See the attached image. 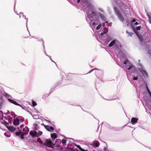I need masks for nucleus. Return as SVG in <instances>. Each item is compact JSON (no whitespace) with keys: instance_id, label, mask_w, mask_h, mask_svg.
Wrapping results in <instances>:
<instances>
[{"instance_id":"obj_1","label":"nucleus","mask_w":151,"mask_h":151,"mask_svg":"<svg viewBox=\"0 0 151 151\" xmlns=\"http://www.w3.org/2000/svg\"><path fill=\"white\" fill-rule=\"evenodd\" d=\"M43 145L48 147L53 148V143L49 139H45V142L44 143Z\"/></svg>"},{"instance_id":"obj_2","label":"nucleus","mask_w":151,"mask_h":151,"mask_svg":"<svg viewBox=\"0 0 151 151\" xmlns=\"http://www.w3.org/2000/svg\"><path fill=\"white\" fill-rule=\"evenodd\" d=\"M115 11L116 14L118 16L119 19L122 21H123L124 20V18L119 11L116 8L115 9Z\"/></svg>"},{"instance_id":"obj_3","label":"nucleus","mask_w":151,"mask_h":151,"mask_svg":"<svg viewBox=\"0 0 151 151\" xmlns=\"http://www.w3.org/2000/svg\"><path fill=\"white\" fill-rule=\"evenodd\" d=\"M29 134L30 135L32 136L33 137H38V135H37V132L36 131H34L33 132L30 131Z\"/></svg>"},{"instance_id":"obj_4","label":"nucleus","mask_w":151,"mask_h":151,"mask_svg":"<svg viewBox=\"0 0 151 151\" xmlns=\"http://www.w3.org/2000/svg\"><path fill=\"white\" fill-rule=\"evenodd\" d=\"M22 130L23 131V134H27L29 131V129L27 127H25Z\"/></svg>"},{"instance_id":"obj_5","label":"nucleus","mask_w":151,"mask_h":151,"mask_svg":"<svg viewBox=\"0 0 151 151\" xmlns=\"http://www.w3.org/2000/svg\"><path fill=\"white\" fill-rule=\"evenodd\" d=\"M44 127L48 131H51V130H54V128L50 126L49 125H44Z\"/></svg>"},{"instance_id":"obj_6","label":"nucleus","mask_w":151,"mask_h":151,"mask_svg":"<svg viewBox=\"0 0 151 151\" xmlns=\"http://www.w3.org/2000/svg\"><path fill=\"white\" fill-rule=\"evenodd\" d=\"M9 101L10 102H11V103H12V104H13L16 105H17V106H21V105H20V104H18L17 102L15 101H14V100H12L11 99H9Z\"/></svg>"},{"instance_id":"obj_7","label":"nucleus","mask_w":151,"mask_h":151,"mask_svg":"<svg viewBox=\"0 0 151 151\" xmlns=\"http://www.w3.org/2000/svg\"><path fill=\"white\" fill-rule=\"evenodd\" d=\"M138 120V119L137 118H132L131 120L132 124H134L137 122Z\"/></svg>"},{"instance_id":"obj_8","label":"nucleus","mask_w":151,"mask_h":151,"mask_svg":"<svg viewBox=\"0 0 151 151\" xmlns=\"http://www.w3.org/2000/svg\"><path fill=\"white\" fill-rule=\"evenodd\" d=\"M52 138L54 140L57 137V134L56 133H53L51 135Z\"/></svg>"},{"instance_id":"obj_9","label":"nucleus","mask_w":151,"mask_h":151,"mask_svg":"<svg viewBox=\"0 0 151 151\" xmlns=\"http://www.w3.org/2000/svg\"><path fill=\"white\" fill-rule=\"evenodd\" d=\"M147 15L148 17V20L149 23L151 24V13H147Z\"/></svg>"},{"instance_id":"obj_10","label":"nucleus","mask_w":151,"mask_h":151,"mask_svg":"<svg viewBox=\"0 0 151 151\" xmlns=\"http://www.w3.org/2000/svg\"><path fill=\"white\" fill-rule=\"evenodd\" d=\"M19 119H16L14 120L13 122V124L14 125H17L19 124Z\"/></svg>"},{"instance_id":"obj_11","label":"nucleus","mask_w":151,"mask_h":151,"mask_svg":"<svg viewBox=\"0 0 151 151\" xmlns=\"http://www.w3.org/2000/svg\"><path fill=\"white\" fill-rule=\"evenodd\" d=\"M116 41L115 40H113L109 45V47H111L112 46L116 43Z\"/></svg>"},{"instance_id":"obj_12","label":"nucleus","mask_w":151,"mask_h":151,"mask_svg":"<svg viewBox=\"0 0 151 151\" xmlns=\"http://www.w3.org/2000/svg\"><path fill=\"white\" fill-rule=\"evenodd\" d=\"M86 5L87 7H92L90 1H87L86 2Z\"/></svg>"},{"instance_id":"obj_13","label":"nucleus","mask_w":151,"mask_h":151,"mask_svg":"<svg viewBox=\"0 0 151 151\" xmlns=\"http://www.w3.org/2000/svg\"><path fill=\"white\" fill-rule=\"evenodd\" d=\"M140 72L144 76H147V72L145 70H141Z\"/></svg>"},{"instance_id":"obj_14","label":"nucleus","mask_w":151,"mask_h":151,"mask_svg":"<svg viewBox=\"0 0 151 151\" xmlns=\"http://www.w3.org/2000/svg\"><path fill=\"white\" fill-rule=\"evenodd\" d=\"M8 129L9 130L12 132H13L14 131V130L15 129V128L14 127H9V128H8Z\"/></svg>"},{"instance_id":"obj_15","label":"nucleus","mask_w":151,"mask_h":151,"mask_svg":"<svg viewBox=\"0 0 151 151\" xmlns=\"http://www.w3.org/2000/svg\"><path fill=\"white\" fill-rule=\"evenodd\" d=\"M94 145L96 147H98L99 145V143L98 141H96L94 143Z\"/></svg>"},{"instance_id":"obj_16","label":"nucleus","mask_w":151,"mask_h":151,"mask_svg":"<svg viewBox=\"0 0 151 151\" xmlns=\"http://www.w3.org/2000/svg\"><path fill=\"white\" fill-rule=\"evenodd\" d=\"M77 147L81 151H87V150L83 149L79 145H77Z\"/></svg>"},{"instance_id":"obj_17","label":"nucleus","mask_w":151,"mask_h":151,"mask_svg":"<svg viewBox=\"0 0 151 151\" xmlns=\"http://www.w3.org/2000/svg\"><path fill=\"white\" fill-rule=\"evenodd\" d=\"M37 141L38 142H40L41 144L43 145V142L41 140L40 138H38L37 139Z\"/></svg>"},{"instance_id":"obj_18","label":"nucleus","mask_w":151,"mask_h":151,"mask_svg":"<svg viewBox=\"0 0 151 151\" xmlns=\"http://www.w3.org/2000/svg\"><path fill=\"white\" fill-rule=\"evenodd\" d=\"M147 89L148 92L149 93L150 96L151 97V92L147 86Z\"/></svg>"},{"instance_id":"obj_19","label":"nucleus","mask_w":151,"mask_h":151,"mask_svg":"<svg viewBox=\"0 0 151 151\" xmlns=\"http://www.w3.org/2000/svg\"><path fill=\"white\" fill-rule=\"evenodd\" d=\"M101 17V18L104 21L106 20V18L103 15H100Z\"/></svg>"},{"instance_id":"obj_20","label":"nucleus","mask_w":151,"mask_h":151,"mask_svg":"<svg viewBox=\"0 0 151 151\" xmlns=\"http://www.w3.org/2000/svg\"><path fill=\"white\" fill-rule=\"evenodd\" d=\"M32 104L33 106H36L37 104L35 101H32Z\"/></svg>"},{"instance_id":"obj_21","label":"nucleus","mask_w":151,"mask_h":151,"mask_svg":"<svg viewBox=\"0 0 151 151\" xmlns=\"http://www.w3.org/2000/svg\"><path fill=\"white\" fill-rule=\"evenodd\" d=\"M21 132H17L16 133V135L17 136H19L21 134Z\"/></svg>"},{"instance_id":"obj_22","label":"nucleus","mask_w":151,"mask_h":151,"mask_svg":"<svg viewBox=\"0 0 151 151\" xmlns=\"http://www.w3.org/2000/svg\"><path fill=\"white\" fill-rule=\"evenodd\" d=\"M66 142V140L65 139H63L62 141V142L63 144L65 143Z\"/></svg>"},{"instance_id":"obj_23","label":"nucleus","mask_w":151,"mask_h":151,"mask_svg":"<svg viewBox=\"0 0 151 151\" xmlns=\"http://www.w3.org/2000/svg\"><path fill=\"white\" fill-rule=\"evenodd\" d=\"M42 132L40 131H39L38 133H37V135H38V136H40L42 134Z\"/></svg>"},{"instance_id":"obj_24","label":"nucleus","mask_w":151,"mask_h":151,"mask_svg":"<svg viewBox=\"0 0 151 151\" xmlns=\"http://www.w3.org/2000/svg\"><path fill=\"white\" fill-rule=\"evenodd\" d=\"M8 134V133H4V135L6 137H10V135Z\"/></svg>"},{"instance_id":"obj_25","label":"nucleus","mask_w":151,"mask_h":151,"mask_svg":"<svg viewBox=\"0 0 151 151\" xmlns=\"http://www.w3.org/2000/svg\"><path fill=\"white\" fill-rule=\"evenodd\" d=\"M101 24L99 25L96 28V29L97 30H98L101 27Z\"/></svg>"},{"instance_id":"obj_26","label":"nucleus","mask_w":151,"mask_h":151,"mask_svg":"<svg viewBox=\"0 0 151 151\" xmlns=\"http://www.w3.org/2000/svg\"><path fill=\"white\" fill-rule=\"evenodd\" d=\"M3 116V112L1 111H0V116H1V117H2Z\"/></svg>"},{"instance_id":"obj_27","label":"nucleus","mask_w":151,"mask_h":151,"mask_svg":"<svg viewBox=\"0 0 151 151\" xmlns=\"http://www.w3.org/2000/svg\"><path fill=\"white\" fill-rule=\"evenodd\" d=\"M98 69L97 68H95V69H93L91 70L88 73H90L91 72H92L94 70H97Z\"/></svg>"},{"instance_id":"obj_28","label":"nucleus","mask_w":151,"mask_h":151,"mask_svg":"<svg viewBox=\"0 0 151 151\" xmlns=\"http://www.w3.org/2000/svg\"><path fill=\"white\" fill-rule=\"evenodd\" d=\"M121 4H122V7H124V8L126 7V5L125 4L121 3Z\"/></svg>"},{"instance_id":"obj_29","label":"nucleus","mask_w":151,"mask_h":151,"mask_svg":"<svg viewBox=\"0 0 151 151\" xmlns=\"http://www.w3.org/2000/svg\"><path fill=\"white\" fill-rule=\"evenodd\" d=\"M35 130H37V124H35Z\"/></svg>"},{"instance_id":"obj_30","label":"nucleus","mask_w":151,"mask_h":151,"mask_svg":"<svg viewBox=\"0 0 151 151\" xmlns=\"http://www.w3.org/2000/svg\"><path fill=\"white\" fill-rule=\"evenodd\" d=\"M128 62H129V60H127L125 61L124 62V65H126L128 63Z\"/></svg>"},{"instance_id":"obj_31","label":"nucleus","mask_w":151,"mask_h":151,"mask_svg":"<svg viewBox=\"0 0 151 151\" xmlns=\"http://www.w3.org/2000/svg\"><path fill=\"white\" fill-rule=\"evenodd\" d=\"M24 134H21V137L22 139H23L24 138Z\"/></svg>"},{"instance_id":"obj_32","label":"nucleus","mask_w":151,"mask_h":151,"mask_svg":"<svg viewBox=\"0 0 151 151\" xmlns=\"http://www.w3.org/2000/svg\"><path fill=\"white\" fill-rule=\"evenodd\" d=\"M141 26H138L136 28V29L137 30H139L140 29Z\"/></svg>"},{"instance_id":"obj_33","label":"nucleus","mask_w":151,"mask_h":151,"mask_svg":"<svg viewBox=\"0 0 151 151\" xmlns=\"http://www.w3.org/2000/svg\"><path fill=\"white\" fill-rule=\"evenodd\" d=\"M138 79L137 77H134L133 78V80H136Z\"/></svg>"},{"instance_id":"obj_34","label":"nucleus","mask_w":151,"mask_h":151,"mask_svg":"<svg viewBox=\"0 0 151 151\" xmlns=\"http://www.w3.org/2000/svg\"><path fill=\"white\" fill-rule=\"evenodd\" d=\"M92 15L93 16H95L96 15V14L95 12H92Z\"/></svg>"},{"instance_id":"obj_35","label":"nucleus","mask_w":151,"mask_h":151,"mask_svg":"<svg viewBox=\"0 0 151 151\" xmlns=\"http://www.w3.org/2000/svg\"><path fill=\"white\" fill-rule=\"evenodd\" d=\"M136 21V19H132V23Z\"/></svg>"},{"instance_id":"obj_36","label":"nucleus","mask_w":151,"mask_h":151,"mask_svg":"<svg viewBox=\"0 0 151 151\" xmlns=\"http://www.w3.org/2000/svg\"><path fill=\"white\" fill-rule=\"evenodd\" d=\"M133 67V65H131L128 68V70H130V69H131L132 67Z\"/></svg>"},{"instance_id":"obj_37","label":"nucleus","mask_w":151,"mask_h":151,"mask_svg":"<svg viewBox=\"0 0 151 151\" xmlns=\"http://www.w3.org/2000/svg\"><path fill=\"white\" fill-rule=\"evenodd\" d=\"M24 127V125L22 124L20 126V127L21 128H22Z\"/></svg>"},{"instance_id":"obj_38","label":"nucleus","mask_w":151,"mask_h":151,"mask_svg":"<svg viewBox=\"0 0 151 151\" xmlns=\"http://www.w3.org/2000/svg\"><path fill=\"white\" fill-rule=\"evenodd\" d=\"M96 24L95 22H93L92 24L93 26H95Z\"/></svg>"},{"instance_id":"obj_39","label":"nucleus","mask_w":151,"mask_h":151,"mask_svg":"<svg viewBox=\"0 0 151 151\" xmlns=\"http://www.w3.org/2000/svg\"><path fill=\"white\" fill-rule=\"evenodd\" d=\"M120 9H121L122 10V11L123 12V13H124V14H125V12H124V11L122 10V7L120 8Z\"/></svg>"},{"instance_id":"obj_40","label":"nucleus","mask_w":151,"mask_h":151,"mask_svg":"<svg viewBox=\"0 0 151 151\" xmlns=\"http://www.w3.org/2000/svg\"><path fill=\"white\" fill-rule=\"evenodd\" d=\"M95 21H96V22H97V21H98V22H99V20L98 19H96V20H95Z\"/></svg>"},{"instance_id":"obj_41","label":"nucleus","mask_w":151,"mask_h":151,"mask_svg":"<svg viewBox=\"0 0 151 151\" xmlns=\"http://www.w3.org/2000/svg\"><path fill=\"white\" fill-rule=\"evenodd\" d=\"M138 24V23L137 22H136L135 23H134V24L136 25H137Z\"/></svg>"},{"instance_id":"obj_42","label":"nucleus","mask_w":151,"mask_h":151,"mask_svg":"<svg viewBox=\"0 0 151 151\" xmlns=\"http://www.w3.org/2000/svg\"><path fill=\"white\" fill-rule=\"evenodd\" d=\"M80 0H77V3H79L80 2Z\"/></svg>"},{"instance_id":"obj_43","label":"nucleus","mask_w":151,"mask_h":151,"mask_svg":"<svg viewBox=\"0 0 151 151\" xmlns=\"http://www.w3.org/2000/svg\"><path fill=\"white\" fill-rule=\"evenodd\" d=\"M134 31L136 34H137V32H136V30H134Z\"/></svg>"},{"instance_id":"obj_44","label":"nucleus","mask_w":151,"mask_h":151,"mask_svg":"<svg viewBox=\"0 0 151 151\" xmlns=\"http://www.w3.org/2000/svg\"><path fill=\"white\" fill-rule=\"evenodd\" d=\"M101 35H103V33H101Z\"/></svg>"},{"instance_id":"obj_45","label":"nucleus","mask_w":151,"mask_h":151,"mask_svg":"<svg viewBox=\"0 0 151 151\" xmlns=\"http://www.w3.org/2000/svg\"><path fill=\"white\" fill-rule=\"evenodd\" d=\"M106 23H108V22L107 21H106Z\"/></svg>"},{"instance_id":"obj_46","label":"nucleus","mask_w":151,"mask_h":151,"mask_svg":"<svg viewBox=\"0 0 151 151\" xmlns=\"http://www.w3.org/2000/svg\"><path fill=\"white\" fill-rule=\"evenodd\" d=\"M138 61H139V62L140 61V60H139Z\"/></svg>"}]
</instances>
